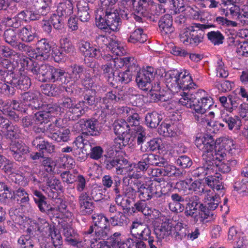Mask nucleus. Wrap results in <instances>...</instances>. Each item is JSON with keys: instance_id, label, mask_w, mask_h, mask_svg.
Listing matches in <instances>:
<instances>
[{"instance_id": "1", "label": "nucleus", "mask_w": 248, "mask_h": 248, "mask_svg": "<svg viewBox=\"0 0 248 248\" xmlns=\"http://www.w3.org/2000/svg\"><path fill=\"white\" fill-rule=\"evenodd\" d=\"M164 82L168 89L173 94L179 93L181 97L179 103L194 111L206 112L213 106L212 98L210 96L203 97L201 101L197 97L205 94L203 90H199L195 94L188 93L185 90L194 88L193 83L189 73L184 70L176 69L169 70L165 73Z\"/></svg>"}, {"instance_id": "2", "label": "nucleus", "mask_w": 248, "mask_h": 248, "mask_svg": "<svg viewBox=\"0 0 248 248\" xmlns=\"http://www.w3.org/2000/svg\"><path fill=\"white\" fill-rule=\"evenodd\" d=\"M180 185L184 190L188 189L200 195L204 194V202L208 205V208L210 210H215L218 206L220 202L219 195L214 193V189H206L204 183L199 180L192 181L190 179L181 181Z\"/></svg>"}, {"instance_id": "3", "label": "nucleus", "mask_w": 248, "mask_h": 248, "mask_svg": "<svg viewBox=\"0 0 248 248\" xmlns=\"http://www.w3.org/2000/svg\"><path fill=\"white\" fill-rule=\"evenodd\" d=\"M66 207L65 202H61L59 206L60 214L57 215L56 218H58L59 224L63 229V233L65 237V240L73 246L82 247L83 245L77 239L78 234L71 227L72 214L66 209Z\"/></svg>"}, {"instance_id": "4", "label": "nucleus", "mask_w": 248, "mask_h": 248, "mask_svg": "<svg viewBox=\"0 0 248 248\" xmlns=\"http://www.w3.org/2000/svg\"><path fill=\"white\" fill-rule=\"evenodd\" d=\"M32 72L36 75L35 78L41 82H55L60 81L67 83L69 81L67 78V73L60 68H57L48 64H42L39 68L34 67Z\"/></svg>"}, {"instance_id": "5", "label": "nucleus", "mask_w": 248, "mask_h": 248, "mask_svg": "<svg viewBox=\"0 0 248 248\" xmlns=\"http://www.w3.org/2000/svg\"><path fill=\"white\" fill-rule=\"evenodd\" d=\"M208 28V26L204 24L192 23L181 31L180 40L185 45L197 46L202 42L204 31Z\"/></svg>"}, {"instance_id": "6", "label": "nucleus", "mask_w": 248, "mask_h": 248, "mask_svg": "<svg viewBox=\"0 0 248 248\" xmlns=\"http://www.w3.org/2000/svg\"><path fill=\"white\" fill-rule=\"evenodd\" d=\"M13 214V211L11 210L9 214L13 222L16 225L23 226L24 228H27V231L30 233L32 231H38L47 233V232L52 228L44 217H38L36 220L27 219L26 218L25 220L20 216H16Z\"/></svg>"}, {"instance_id": "7", "label": "nucleus", "mask_w": 248, "mask_h": 248, "mask_svg": "<svg viewBox=\"0 0 248 248\" xmlns=\"http://www.w3.org/2000/svg\"><path fill=\"white\" fill-rule=\"evenodd\" d=\"M185 213L186 216L191 217L194 223H205L214 219L212 212L197 201H191L187 204Z\"/></svg>"}, {"instance_id": "8", "label": "nucleus", "mask_w": 248, "mask_h": 248, "mask_svg": "<svg viewBox=\"0 0 248 248\" xmlns=\"http://www.w3.org/2000/svg\"><path fill=\"white\" fill-rule=\"evenodd\" d=\"M161 179H155L154 180L147 179L146 184H142L138 182L135 184L138 189L139 197L142 201L149 200L153 197H159L162 194L161 186L159 183Z\"/></svg>"}, {"instance_id": "9", "label": "nucleus", "mask_w": 248, "mask_h": 248, "mask_svg": "<svg viewBox=\"0 0 248 248\" xmlns=\"http://www.w3.org/2000/svg\"><path fill=\"white\" fill-rule=\"evenodd\" d=\"M99 10L96 13V24L101 30L109 28L113 31H117L121 25V21L120 14L114 9H107L104 17L99 14Z\"/></svg>"}, {"instance_id": "10", "label": "nucleus", "mask_w": 248, "mask_h": 248, "mask_svg": "<svg viewBox=\"0 0 248 248\" xmlns=\"http://www.w3.org/2000/svg\"><path fill=\"white\" fill-rule=\"evenodd\" d=\"M195 143L203 153V160H214L216 158L215 154L217 142H215L212 136L205 134L197 137Z\"/></svg>"}, {"instance_id": "11", "label": "nucleus", "mask_w": 248, "mask_h": 248, "mask_svg": "<svg viewBox=\"0 0 248 248\" xmlns=\"http://www.w3.org/2000/svg\"><path fill=\"white\" fill-rule=\"evenodd\" d=\"M121 234L117 232L113 234L107 242L102 241L96 245H91L92 248H133L135 247V241L132 238H128L122 241Z\"/></svg>"}, {"instance_id": "12", "label": "nucleus", "mask_w": 248, "mask_h": 248, "mask_svg": "<svg viewBox=\"0 0 248 248\" xmlns=\"http://www.w3.org/2000/svg\"><path fill=\"white\" fill-rule=\"evenodd\" d=\"M38 93H25L22 95L23 102L19 104L18 102L13 100L11 104V106L14 110L26 112L28 110L26 107L33 108H39L42 106V102L39 99Z\"/></svg>"}, {"instance_id": "13", "label": "nucleus", "mask_w": 248, "mask_h": 248, "mask_svg": "<svg viewBox=\"0 0 248 248\" xmlns=\"http://www.w3.org/2000/svg\"><path fill=\"white\" fill-rule=\"evenodd\" d=\"M59 120L48 125L45 134L57 142H66L69 139L70 130L67 128H61L58 125Z\"/></svg>"}, {"instance_id": "14", "label": "nucleus", "mask_w": 248, "mask_h": 248, "mask_svg": "<svg viewBox=\"0 0 248 248\" xmlns=\"http://www.w3.org/2000/svg\"><path fill=\"white\" fill-rule=\"evenodd\" d=\"M74 100L69 97H65L63 99L62 103H61V107L57 106L61 108V111L59 113L60 114L61 112H63L65 108H69L74 116V117H79L87 111L88 110V107L85 106L84 101H79L78 103L74 105Z\"/></svg>"}, {"instance_id": "15", "label": "nucleus", "mask_w": 248, "mask_h": 248, "mask_svg": "<svg viewBox=\"0 0 248 248\" xmlns=\"http://www.w3.org/2000/svg\"><path fill=\"white\" fill-rule=\"evenodd\" d=\"M236 147L235 141L232 139L228 137L222 138L221 142H217L216 146L215 154L216 158L223 159L225 157L227 152L232 155L234 154Z\"/></svg>"}, {"instance_id": "16", "label": "nucleus", "mask_w": 248, "mask_h": 248, "mask_svg": "<svg viewBox=\"0 0 248 248\" xmlns=\"http://www.w3.org/2000/svg\"><path fill=\"white\" fill-rule=\"evenodd\" d=\"M154 75V69L152 67L148 66L140 70L136 78L138 87L143 91H148L152 87L151 81Z\"/></svg>"}, {"instance_id": "17", "label": "nucleus", "mask_w": 248, "mask_h": 248, "mask_svg": "<svg viewBox=\"0 0 248 248\" xmlns=\"http://www.w3.org/2000/svg\"><path fill=\"white\" fill-rule=\"evenodd\" d=\"M36 52L31 50L28 51V56L30 57L29 61L31 59H36L39 60H45L48 59L50 55V46L45 39L38 41L36 44Z\"/></svg>"}, {"instance_id": "18", "label": "nucleus", "mask_w": 248, "mask_h": 248, "mask_svg": "<svg viewBox=\"0 0 248 248\" xmlns=\"http://www.w3.org/2000/svg\"><path fill=\"white\" fill-rule=\"evenodd\" d=\"M43 107V110L39 111L34 115L35 124H42L47 119L56 116L61 111V108L57 104H49Z\"/></svg>"}, {"instance_id": "19", "label": "nucleus", "mask_w": 248, "mask_h": 248, "mask_svg": "<svg viewBox=\"0 0 248 248\" xmlns=\"http://www.w3.org/2000/svg\"><path fill=\"white\" fill-rule=\"evenodd\" d=\"M139 114L135 112L128 116L126 122L131 131L136 133V136H138V144H140L145 140L146 133L143 128L139 125Z\"/></svg>"}, {"instance_id": "20", "label": "nucleus", "mask_w": 248, "mask_h": 248, "mask_svg": "<svg viewBox=\"0 0 248 248\" xmlns=\"http://www.w3.org/2000/svg\"><path fill=\"white\" fill-rule=\"evenodd\" d=\"M157 1L160 3L158 5V9L155 13L156 15H159L165 12V8L164 5L167 3V0H157ZM172 8L171 9L170 14L174 15L181 12L185 11V14H187L186 11H188L192 14V12H194L192 8L190 7H186L185 8L184 5L181 0H171Z\"/></svg>"}, {"instance_id": "21", "label": "nucleus", "mask_w": 248, "mask_h": 248, "mask_svg": "<svg viewBox=\"0 0 248 248\" xmlns=\"http://www.w3.org/2000/svg\"><path fill=\"white\" fill-rule=\"evenodd\" d=\"M92 219L94 223L95 233L99 239H104L107 235L106 231L108 226H109V222L108 218L102 214H94L92 216Z\"/></svg>"}, {"instance_id": "22", "label": "nucleus", "mask_w": 248, "mask_h": 248, "mask_svg": "<svg viewBox=\"0 0 248 248\" xmlns=\"http://www.w3.org/2000/svg\"><path fill=\"white\" fill-rule=\"evenodd\" d=\"M121 101L120 97L117 96L113 91L108 93L99 103V106L106 114H112L114 111L112 110L113 104L117 102Z\"/></svg>"}, {"instance_id": "23", "label": "nucleus", "mask_w": 248, "mask_h": 248, "mask_svg": "<svg viewBox=\"0 0 248 248\" xmlns=\"http://www.w3.org/2000/svg\"><path fill=\"white\" fill-rule=\"evenodd\" d=\"M98 121L95 119L87 120L84 119L76 124V126L78 132L94 136L98 133Z\"/></svg>"}, {"instance_id": "24", "label": "nucleus", "mask_w": 248, "mask_h": 248, "mask_svg": "<svg viewBox=\"0 0 248 248\" xmlns=\"http://www.w3.org/2000/svg\"><path fill=\"white\" fill-rule=\"evenodd\" d=\"M226 16L233 19H238L242 23L248 24V5L244 6V8L241 12L240 8L238 6L232 4L231 7L227 10Z\"/></svg>"}, {"instance_id": "25", "label": "nucleus", "mask_w": 248, "mask_h": 248, "mask_svg": "<svg viewBox=\"0 0 248 248\" xmlns=\"http://www.w3.org/2000/svg\"><path fill=\"white\" fill-rule=\"evenodd\" d=\"M79 48L81 52L85 57L97 59L100 58V57H102V56L104 55V53H101L96 46L84 40H81L79 43Z\"/></svg>"}, {"instance_id": "26", "label": "nucleus", "mask_w": 248, "mask_h": 248, "mask_svg": "<svg viewBox=\"0 0 248 248\" xmlns=\"http://www.w3.org/2000/svg\"><path fill=\"white\" fill-rule=\"evenodd\" d=\"M102 58L105 61H110L115 71L119 70L124 66L129 67L131 63H134V61L133 57H116L113 58L110 54H106L105 52H104Z\"/></svg>"}, {"instance_id": "27", "label": "nucleus", "mask_w": 248, "mask_h": 248, "mask_svg": "<svg viewBox=\"0 0 248 248\" xmlns=\"http://www.w3.org/2000/svg\"><path fill=\"white\" fill-rule=\"evenodd\" d=\"M131 131V133L127 132L115 139L114 143L117 149H121L126 145L131 147L135 144V140L136 138L138 139V136H136V133Z\"/></svg>"}, {"instance_id": "28", "label": "nucleus", "mask_w": 248, "mask_h": 248, "mask_svg": "<svg viewBox=\"0 0 248 248\" xmlns=\"http://www.w3.org/2000/svg\"><path fill=\"white\" fill-rule=\"evenodd\" d=\"M108 42V38L104 36H101L97 39L98 44L101 46L104 44L106 46V47L108 48L112 53L116 56H121L125 53L123 46L119 42L116 41H112L109 43L108 46L107 45Z\"/></svg>"}, {"instance_id": "29", "label": "nucleus", "mask_w": 248, "mask_h": 248, "mask_svg": "<svg viewBox=\"0 0 248 248\" xmlns=\"http://www.w3.org/2000/svg\"><path fill=\"white\" fill-rule=\"evenodd\" d=\"M0 127L2 132L8 139L16 138L20 133L19 127L17 125H11L9 120L0 115Z\"/></svg>"}, {"instance_id": "30", "label": "nucleus", "mask_w": 248, "mask_h": 248, "mask_svg": "<svg viewBox=\"0 0 248 248\" xmlns=\"http://www.w3.org/2000/svg\"><path fill=\"white\" fill-rule=\"evenodd\" d=\"M221 175L214 171L210 174H208V176L205 178V182L206 184L213 189H216L217 190H221L220 194L222 196L223 195L224 192L222 191L224 189V186L221 181Z\"/></svg>"}, {"instance_id": "31", "label": "nucleus", "mask_w": 248, "mask_h": 248, "mask_svg": "<svg viewBox=\"0 0 248 248\" xmlns=\"http://www.w3.org/2000/svg\"><path fill=\"white\" fill-rule=\"evenodd\" d=\"M10 150L13 157L17 161L23 159V155L28 152V147L22 142H12L10 145Z\"/></svg>"}, {"instance_id": "32", "label": "nucleus", "mask_w": 248, "mask_h": 248, "mask_svg": "<svg viewBox=\"0 0 248 248\" xmlns=\"http://www.w3.org/2000/svg\"><path fill=\"white\" fill-rule=\"evenodd\" d=\"M173 224L172 222H169L166 218L162 220V222L156 225L155 230L156 233L160 237H164L171 235L173 232Z\"/></svg>"}, {"instance_id": "33", "label": "nucleus", "mask_w": 248, "mask_h": 248, "mask_svg": "<svg viewBox=\"0 0 248 248\" xmlns=\"http://www.w3.org/2000/svg\"><path fill=\"white\" fill-rule=\"evenodd\" d=\"M213 160H203L202 166L192 171V175L195 177H200L210 174L216 167L214 166Z\"/></svg>"}, {"instance_id": "34", "label": "nucleus", "mask_w": 248, "mask_h": 248, "mask_svg": "<svg viewBox=\"0 0 248 248\" xmlns=\"http://www.w3.org/2000/svg\"><path fill=\"white\" fill-rule=\"evenodd\" d=\"M159 28L162 34H170L174 31L172 18L170 14L165 15L159 21Z\"/></svg>"}, {"instance_id": "35", "label": "nucleus", "mask_w": 248, "mask_h": 248, "mask_svg": "<svg viewBox=\"0 0 248 248\" xmlns=\"http://www.w3.org/2000/svg\"><path fill=\"white\" fill-rule=\"evenodd\" d=\"M221 117L224 122L228 124L230 130H238L242 125L241 121L238 116L230 117L225 112V110L221 111Z\"/></svg>"}, {"instance_id": "36", "label": "nucleus", "mask_w": 248, "mask_h": 248, "mask_svg": "<svg viewBox=\"0 0 248 248\" xmlns=\"http://www.w3.org/2000/svg\"><path fill=\"white\" fill-rule=\"evenodd\" d=\"M0 54L1 55L6 58L10 57L12 56L14 57L17 56V57L19 58V60H16V62H19L23 67L28 66L29 63V59L28 57L23 56L22 54H18L15 52L14 51L8 47L3 46L1 48V52H0Z\"/></svg>"}, {"instance_id": "37", "label": "nucleus", "mask_w": 248, "mask_h": 248, "mask_svg": "<svg viewBox=\"0 0 248 248\" xmlns=\"http://www.w3.org/2000/svg\"><path fill=\"white\" fill-rule=\"evenodd\" d=\"M194 118L198 123L202 125L209 126L212 125V120L215 117V112L211 111L208 114H206V112H201V111H194Z\"/></svg>"}, {"instance_id": "38", "label": "nucleus", "mask_w": 248, "mask_h": 248, "mask_svg": "<svg viewBox=\"0 0 248 248\" xmlns=\"http://www.w3.org/2000/svg\"><path fill=\"white\" fill-rule=\"evenodd\" d=\"M91 199L86 193H82L79 197V203L80 209L84 214H90L93 211V203Z\"/></svg>"}, {"instance_id": "39", "label": "nucleus", "mask_w": 248, "mask_h": 248, "mask_svg": "<svg viewBox=\"0 0 248 248\" xmlns=\"http://www.w3.org/2000/svg\"><path fill=\"white\" fill-rule=\"evenodd\" d=\"M78 15L82 22H87L90 18L88 4L84 1L78 2L77 4Z\"/></svg>"}, {"instance_id": "40", "label": "nucleus", "mask_w": 248, "mask_h": 248, "mask_svg": "<svg viewBox=\"0 0 248 248\" xmlns=\"http://www.w3.org/2000/svg\"><path fill=\"white\" fill-rule=\"evenodd\" d=\"M73 6L71 2L66 0L59 3L58 5L56 13L59 15L64 17L70 16L73 13Z\"/></svg>"}, {"instance_id": "41", "label": "nucleus", "mask_w": 248, "mask_h": 248, "mask_svg": "<svg viewBox=\"0 0 248 248\" xmlns=\"http://www.w3.org/2000/svg\"><path fill=\"white\" fill-rule=\"evenodd\" d=\"M137 172V165L135 163L129 164L127 162V165L123 166L122 169H118L117 173L118 174H128V175L131 178H138L139 175Z\"/></svg>"}, {"instance_id": "42", "label": "nucleus", "mask_w": 248, "mask_h": 248, "mask_svg": "<svg viewBox=\"0 0 248 248\" xmlns=\"http://www.w3.org/2000/svg\"><path fill=\"white\" fill-rule=\"evenodd\" d=\"M19 36L21 39L25 42H30L35 37V32L31 26H27L20 30Z\"/></svg>"}, {"instance_id": "43", "label": "nucleus", "mask_w": 248, "mask_h": 248, "mask_svg": "<svg viewBox=\"0 0 248 248\" xmlns=\"http://www.w3.org/2000/svg\"><path fill=\"white\" fill-rule=\"evenodd\" d=\"M114 131L116 135L121 136L131 131L127 122L124 120H118L113 124Z\"/></svg>"}, {"instance_id": "44", "label": "nucleus", "mask_w": 248, "mask_h": 248, "mask_svg": "<svg viewBox=\"0 0 248 248\" xmlns=\"http://www.w3.org/2000/svg\"><path fill=\"white\" fill-rule=\"evenodd\" d=\"M147 39V35L143 33V30L141 28H138L134 30L130 35L128 38V42L132 43L137 42L144 43Z\"/></svg>"}, {"instance_id": "45", "label": "nucleus", "mask_w": 248, "mask_h": 248, "mask_svg": "<svg viewBox=\"0 0 248 248\" xmlns=\"http://www.w3.org/2000/svg\"><path fill=\"white\" fill-rule=\"evenodd\" d=\"M214 163V166L216 167L213 172L220 171L223 173H227L231 170L228 161L225 160V158L223 159L215 158L212 161Z\"/></svg>"}, {"instance_id": "46", "label": "nucleus", "mask_w": 248, "mask_h": 248, "mask_svg": "<svg viewBox=\"0 0 248 248\" xmlns=\"http://www.w3.org/2000/svg\"><path fill=\"white\" fill-rule=\"evenodd\" d=\"M132 4L134 7L138 8L139 12L143 13L144 11H147L148 7L151 6V8L154 9L156 7L154 2L149 0H132Z\"/></svg>"}, {"instance_id": "47", "label": "nucleus", "mask_w": 248, "mask_h": 248, "mask_svg": "<svg viewBox=\"0 0 248 248\" xmlns=\"http://www.w3.org/2000/svg\"><path fill=\"white\" fill-rule=\"evenodd\" d=\"M161 120V116L156 112L148 113L145 117L147 125L151 128L156 127Z\"/></svg>"}, {"instance_id": "48", "label": "nucleus", "mask_w": 248, "mask_h": 248, "mask_svg": "<svg viewBox=\"0 0 248 248\" xmlns=\"http://www.w3.org/2000/svg\"><path fill=\"white\" fill-rule=\"evenodd\" d=\"M48 235L51 237L53 246L56 248H61L62 244V237L59 231L53 227L47 232Z\"/></svg>"}, {"instance_id": "49", "label": "nucleus", "mask_w": 248, "mask_h": 248, "mask_svg": "<svg viewBox=\"0 0 248 248\" xmlns=\"http://www.w3.org/2000/svg\"><path fill=\"white\" fill-rule=\"evenodd\" d=\"M12 83L17 88L23 90L28 89L31 84L30 78L24 75H21L18 79H13Z\"/></svg>"}, {"instance_id": "50", "label": "nucleus", "mask_w": 248, "mask_h": 248, "mask_svg": "<svg viewBox=\"0 0 248 248\" xmlns=\"http://www.w3.org/2000/svg\"><path fill=\"white\" fill-rule=\"evenodd\" d=\"M9 178L12 182L22 186L27 185L29 180L27 176L24 175L23 173H21L18 170L12 173Z\"/></svg>"}, {"instance_id": "51", "label": "nucleus", "mask_w": 248, "mask_h": 248, "mask_svg": "<svg viewBox=\"0 0 248 248\" xmlns=\"http://www.w3.org/2000/svg\"><path fill=\"white\" fill-rule=\"evenodd\" d=\"M15 199L21 206L26 205L29 201L28 194L23 188H21L18 189L15 193Z\"/></svg>"}, {"instance_id": "52", "label": "nucleus", "mask_w": 248, "mask_h": 248, "mask_svg": "<svg viewBox=\"0 0 248 248\" xmlns=\"http://www.w3.org/2000/svg\"><path fill=\"white\" fill-rule=\"evenodd\" d=\"M216 70L217 77L225 78L227 77L229 75L227 67L224 65L222 60L219 58H217L216 63Z\"/></svg>"}, {"instance_id": "53", "label": "nucleus", "mask_w": 248, "mask_h": 248, "mask_svg": "<svg viewBox=\"0 0 248 248\" xmlns=\"http://www.w3.org/2000/svg\"><path fill=\"white\" fill-rule=\"evenodd\" d=\"M4 37L6 42L13 46H17V38L16 31L14 29H9L6 30L4 33Z\"/></svg>"}, {"instance_id": "54", "label": "nucleus", "mask_w": 248, "mask_h": 248, "mask_svg": "<svg viewBox=\"0 0 248 248\" xmlns=\"http://www.w3.org/2000/svg\"><path fill=\"white\" fill-rule=\"evenodd\" d=\"M65 202V204H66L65 202L61 201L60 203V204L58 206V207L56 209L53 208L49 206L45 201L44 199L37 202L36 203L41 211L43 212H47L50 211L52 212V214H54L56 216L57 215L60 214V212L59 211V206L60 205L61 202Z\"/></svg>"}, {"instance_id": "55", "label": "nucleus", "mask_w": 248, "mask_h": 248, "mask_svg": "<svg viewBox=\"0 0 248 248\" xmlns=\"http://www.w3.org/2000/svg\"><path fill=\"white\" fill-rule=\"evenodd\" d=\"M12 197L11 190L5 184L0 182V201L3 203L6 202L7 200Z\"/></svg>"}, {"instance_id": "56", "label": "nucleus", "mask_w": 248, "mask_h": 248, "mask_svg": "<svg viewBox=\"0 0 248 248\" xmlns=\"http://www.w3.org/2000/svg\"><path fill=\"white\" fill-rule=\"evenodd\" d=\"M106 61L107 62L106 64L102 66L101 69L102 70L104 76L108 78V80H109L111 78H114V73L115 70L114 69L110 61Z\"/></svg>"}, {"instance_id": "57", "label": "nucleus", "mask_w": 248, "mask_h": 248, "mask_svg": "<svg viewBox=\"0 0 248 248\" xmlns=\"http://www.w3.org/2000/svg\"><path fill=\"white\" fill-rule=\"evenodd\" d=\"M148 148L151 151L160 150L165 151V148L162 140L160 138H154L147 142Z\"/></svg>"}, {"instance_id": "58", "label": "nucleus", "mask_w": 248, "mask_h": 248, "mask_svg": "<svg viewBox=\"0 0 248 248\" xmlns=\"http://www.w3.org/2000/svg\"><path fill=\"white\" fill-rule=\"evenodd\" d=\"M46 185L51 190L54 189L57 191H61L62 189V186L59 180L54 176H50L46 180Z\"/></svg>"}, {"instance_id": "59", "label": "nucleus", "mask_w": 248, "mask_h": 248, "mask_svg": "<svg viewBox=\"0 0 248 248\" xmlns=\"http://www.w3.org/2000/svg\"><path fill=\"white\" fill-rule=\"evenodd\" d=\"M42 93L47 96H56L60 93L58 87L55 85L46 84L42 86Z\"/></svg>"}, {"instance_id": "60", "label": "nucleus", "mask_w": 248, "mask_h": 248, "mask_svg": "<svg viewBox=\"0 0 248 248\" xmlns=\"http://www.w3.org/2000/svg\"><path fill=\"white\" fill-rule=\"evenodd\" d=\"M32 2L38 11L42 10L40 12L42 15H46V13L44 12V10L48 11L49 10L48 7L51 3L50 0H32Z\"/></svg>"}, {"instance_id": "61", "label": "nucleus", "mask_w": 248, "mask_h": 248, "mask_svg": "<svg viewBox=\"0 0 248 248\" xmlns=\"http://www.w3.org/2000/svg\"><path fill=\"white\" fill-rule=\"evenodd\" d=\"M162 169L163 176L171 177L176 176L179 174V170L175 166L172 164H169L167 161Z\"/></svg>"}, {"instance_id": "62", "label": "nucleus", "mask_w": 248, "mask_h": 248, "mask_svg": "<svg viewBox=\"0 0 248 248\" xmlns=\"http://www.w3.org/2000/svg\"><path fill=\"white\" fill-rule=\"evenodd\" d=\"M234 189L243 196L246 195L248 192V178H246L241 182H237L234 186Z\"/></svg>"}, {"instance_id": "63", "label": "nucleus", "mask_w": 248, "mask_h": 248, "mask_svg": "<svg viewBox=\"0 0 248 248\" xmlns=\"http://www.w3.org/2000/svg\"><path fill=\"white\" fill-rule=\"evenodd\" d=\"M11 62L9 60L4 59L0 61V79L3 80L8 75L9 68L11 67Z\"/></svg>"}, {"instance_id": "64", "label": "nucleus", "mask_w": 248, "mask_h": 248, "mask_svg": "<svg viewBox=\"0 0 248 248\" xmlns=\"http://www.w3.org/2000/svg\"><path fill=\"white\" fill-rule=\"evenodd\" d=\"M18 244L20 248H33V244L29 235H23L18 240Z\"/></svg>"}]
</instances>
